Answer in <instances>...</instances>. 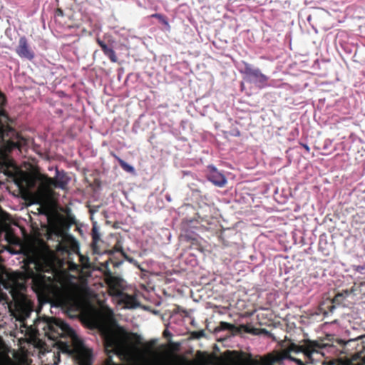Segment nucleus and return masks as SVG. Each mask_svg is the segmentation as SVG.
I'll return each instance as SVG.
<instances>
[{"label":"nucleus","instance_id":"f3484780","mask_svg":"<svg viewBox=\"0 0 365 365\" xmlns=\"http://www.w3.org/2000/svg\"><path fill=\"white\" fill-rule=\"evenodd\" d=\"M153 16L156 17L158 19H161L162 18V16L160 15V14H155L153 15Z\"/></svg>","mask_w":365,"mask_h":365},{"label":"nucleus","instance_id":"9b49d317","mask_svg":"<svg viewBox=\"0 0 365 365\" xmlns=\"http://www.w3.org/2000/svg\"><path fill=\"white\" fill-rule=\"evenodd\" d=\"M105 55H106L107 56H108L110 58V59L113 61V62H116L117 61V57H116V55H115V51H113V49L112 48H110L107 53H105Z\"/></svg>","mask_w":365,"mask_h":365},{"label":"nucleus","instance_id":"f8f14e48","mask_svg":"<svg viewBox=\"0 0 365 365\" xmlns=\"http://www.w3.org/2000/svg\"><path fill=\"white\" fill-rule=\"evenodd\" d=\"M77 267H78V265L76 264H75L74 262H70L69 263V269L71 270L76 269Z\"/></svg>","mask_w":365,"mask_h":365},{"label":"nucleus","instance_id":"ddd939ff","mask_svg":"<svg viewBox=\"0 0 365 365\" xmlns=\"http://www.w3.org/2000/svg\"><path fill=\"white\" fill-rule=\"evenodd\" d=\"M81 262L85 264L86 262L88 261V258H86L84 256L79 254Z\"/></svg>","mask_w":365,"mask_h":365},{"label":"nucleus","instance_id":"f257e3e1","mask_svg":"<svg viewBox=\"0 0 365 365\" xmlns=\"http://www.w3.org/2000/svg\"><path fill=\"white\" fill-rule=\"evenodd\" d=\"M31 262L36 272H14L7 274L0 267V287L9 290L14 303L9 305L11 314L19 322L16 324L20 333L33 338L41 330L48 339L56 340L60 336H68L66 341L59 344L63 353L73 354L80 365H91V351L75 331L59 319L43 317L34 322V327H28L24 321L29 317L32 306L24 294L25 283L32 279V289L38 295L53 297L59 305L71 312H79L91 325L98 327L105 341L108 353L118 355L122 360L132 365H168L165 359L153 350L155 340L143 341L137 334L128 333L115 324L111 317H106L101 312L87 305L77 293L75 277L67 271L56 268L53 255L34 256Z\"/></svg>","mask_w":365,"mask_h":365},{"label":"nucleus","instance_id":"2eb2a0df","mask_svg":"<svg viewBox=\"0 0 365 365\" xmlns=\"http://www.w3.org/2000/svg\"><path fill=\"white\" fill-rule=\"evenodd\" d=\"M300 145L307 151V152H309L310 151V148L308 146V145L307 144H304V143H300Z\"/></svg>","mask_w":365,"mask_h":365},{"label":"nucleus","instance_id":"1a4fd4ad","mask_svg":"<svg viewBox=\"0 0 365 365\" xmlns=\"http://www.w3.org/2000/svg\"><path fill=\"white\" fill-rule=\"evenodd\" d=\"M0 365H15L9 356L3 354L0 357Z\"/></svg>","mask_w":365,"mask_h":365},{"label":"nucleus","instance_id":"f03ea898","mask_svg":"<svg viewBox=\"0 0 365 365\" xmlns=\"http://www.w3.org/2000/svg\"><path fill=\"white\" fill-rule=\"evenodd\" d=\"M327 344L322 341L304 339L299 344L291 341L284 349L270 353L259 359L250 356L228 351L221 357L202 355L198 363L186 361L182 365H282L285 359L295 362L297 365L314 364L320 361L324 355ZM329 365H348L342 361H334Z\"/></svg>","mask_w":365,"mask_h":365},{"label":"nucleus","instance_id":"4468645a","mask_svg":"<svg viewBox=\"0 0 365 365\" xmlns=\"http://www.w3.org/2000/svg\"><path fill=\"white\" fill-rule=\"evenodd\" d=\"M102 50L103 51L104 53H107V51L110 48H109L106 44V45H102V47H101Z\"/></svg>","mask_w":365,"mask_h":365},{"label":"nucleus","instance_id":"9d476101","mask_svg":"<svg viewBox=\"0 0 365 365\" xmlns=\"http://www.w3.org/2000/svg\"><path fill=\"white\" fill-rule=\"evenodd\" d=\"M120 165L122 166V168H123L125 171H127V172H128V173H134L135 169H134V168H133L132 165H129V164L126 163L125 162H124V161H123V160H120Z\"/></svg>","mask_w":365,"mask_h":365},{"label":"nucleus","instance_id":"20e7f679","mask_svg":"<svg viewBox=\"0 0 365 365\" xmlns=\"http://www.w3.org/2000/svg\"><path fill=\"white\" fill-rule=\"evenodd\" d=\"M5 103V98L0 93V155L6 164H8L6 156L8 152H10L14 148H20L26 143L25 139L17 134L11 128L9 127V117L3 109Z\"/></svg>","mask_w":365,"mask_h":365},{"label":"nucleus","instance_id":"6e6552de","mask_svg":"<svg viewBox=\"0 0 365 365\" xmlns=\"http://www.w3.org/2000/svg\"><path fill=\"white\" fill-rule=\"evenodd\" d=\"M245 73L251 81L257 84L264 85L267 80V77L258 69L247 68Z\"/></svg>","mask_w":365,"mask_h":365},{"label":"nucleus","instance_id":"dca6fc26","mask_svg":"<svg viewBox=\"0 0 365 365\" xmlns=\"http://www.w3.org/2000/svg\"><path fill=\"white\" fill-rule=\"evenodd\" d=\"M98 43L101 46V47H102V45H106V43L101 40H98Z\"/></svg>","mask_w":365,"mask_h":365},{"label":"nucleus","instance_id":"423d86ee","mask_svg":"<svg viewBox=\"0 0 365 365\" xmlns=\"http://www.w3.org/2000/svg\"><path fill=\"white\" fill-rule=\"evenodd\" d=\"M208 178L215 185L220 187L225 185L227 183V179L222 173L219 172L217 169L213 165L208 166Z\"/></svg>","mask_w":365,"mask_h":365},{"label":"nucleus","instance_id":"7ed1b4c3","mask_svg":"<svg viewBox=\"0 0 365 365\" xmlns=\"http://www.w3.org/2000/svg\"><path fill=\"white\" fill-rule=\"evenodd\" d=\"M15 183L21 190H29L38 182L37 190L31 194L34 203L46 206L53 197V187L64 189L69 181V178L63 173L56 170L55 179L48 178L38 170L27 173L16 170L14 174Z\"/></svg>","mask_w":365,"mask_h":365},{"label":"nucleus","instance_id":"0eeeda50","mask_svg":"<svg viewBox=\"0 0 365 365\" xmlns=\"http://www.w3.org/2000/svg\"><path fill=\"white\" fill-rule=\"evenodd\" d=\"M16 53L20 57L28 59H32L34 56L33 52L30 51L27 40L24 36L21 37L19 39Z\"/></svg>","mask_w":365,"mask_h":365},{"label":"nucleus","instance_id":"39448f33","mask_svg":"<svg viewBox=\"0 0 365 365\" xmlns=\"http://www.w3.org/2000/svg\"><path fill=\"white\" fill-rule=\"evenodd\" d=\"M110 294L113 297L114 303L123 309H135L140 306L139 302L132 295L123 292L125 284L123 279L117 277L108 279Z\"/></svg>","mask_w":365,"mask_h":365}]
</instances>
